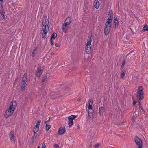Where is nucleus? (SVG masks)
I'll return each instance as SVG.
<instances>
[{"label": "nucleus", "instance_id": "f257e3e1", "mask_svg": "<svg viewBox=\"0 0 148 148\" xmlns=\"http://www.w3.org/2000/svg\"><path fill=\"white\" fill-rule=\"evenodd\" d=\"M143 88L142 86H139L137 91L136 97L140 101L142 100L144 98Z\"/></svg>", "mask_w": 148, "mask_h": 148}, {"label": "nucleus", "instance_id": "f03ea898", "mask_svg": "<svg viewBox=\"0 0 148 148\" xmlns=\"http://www.w3.org/2000/svg\"><path fill=\"white\" fill-rule=\"evenodd\" d=\"M12 106H10L5 112L4 115L5 118H7L11 116L14 112V110L12 108Z\"/></svg>", "mask_w": 148, "mask_h": 148}, {"label": "nucleus", "instance_id": "7ed1b4c3", "mask_svg": "<svg viewBox=\"0 0 148 148\" xmlns=\"http://www.w3.org/2000/svg\"><path fill=\"white\" fill-rule=\"evenodd\" d=\"M135 142L138 146V148H142V142L141 140L138 136H136L134 139Z\"/></svg>", "mask_w": 148, "mask_h": 148}, {"label": "nucleus", "instance_id": "20e7f679", "mask_svg": "<svg viewBox=\"0 0 148 148\" xmlns=\"http://www.w3.org/2000/svg\"><path fill=\"white\" fill-rule=\"evenodd\" d=\"M111 24H110L109 26L105 25V27L104 29V33L105 35H107L109 34L111 29Z\"/></svg>", "mask_w": 148, "mask_h": 148}, {"label": "nucleus", "instance_id": "39448f33", "mask_svg": "<svg viewBox=\"0 0 148 148\" xmlns=\"http://www.w3.org/2000/svg\"><path fill=\"white\" fill-rule=\"evenodd\" d=\"M42 69L41 67L38 68L37 71L36 72V76L37 77H39L42 73Z\"/></svg>", "mask_w": 148, "mask_h": 148}, {"label": "nucleus", "instance_id": "423d86ee", "mask_svg": "<svg viewBox=\"0 0 148 148\" xmlns=\"http://www.w3.org/2000/svg\"><path fill=\"white\" fill-rule=\"evenodd\" d=\"M43 19L42 21V25L46 24L47 25V29H48L49 27V20H48L46 16H44L43 17Z\"/></svg>", "mask_w": 148, "mask_h": 148}, {"label": "nucleus", "instance_id": "0eeeda50", "mask_svg": "<svg viewBox=\"0 0 148 148\" xmlns=\"http://www.w3.org/2000/svg\"><path fill=\"white\" fill-rule=\"evenodd\" d=\"M9 137L10 141L12 142H13V143H15V136L14 134L13 131H11L9 133Z\"/></svg>", "mask_w": 148, "mask_h": 148}, {"label": "nucleus", "instance_id": "6e6552de", "mask_svg": "<svg viewBox=\"0 0 148 148\" xmlns=\"http://www.w3.org/2000/svg\"><path fill=\"white\" fill-rule=\"evenodd\" d=\"M86 51L87 54H90L91 52V46L88 47V46H89L90 44L86 43Z\"/></svg>", "mask_w": 148, "mask_h": 148}, {"label": "nucleus", "instance_id": "1a4fd4ad", "mask_svg": "<svg viewBox=\"0 0 148 148\" xmlns=\"http://www.w3.org/2000/svg\"><path fill=\"white\" fill-rule=\"evenodd\" d=\"M66 132L65 129L64 127H60L58 131V133L60 135H61L63 134Z\"/></svg>", "mask_w": 148, "mask_h": 148}, {"label": "nucleus", "instance_id": "9d476101", "mask_svg": "<svg viewBox=\"0 0 148 148\" xmlns=\"http://www.w3.org/2000/svg\"><path fill=\"white\" fill-rule=\"evenodd\" d=\"M69 24L70 23H68L66 21H65V22L64 23L62 27V31L63 32L65 33L66 32L67 29H66V28L67 27V25Z\"/></svg>", "mask_w": 148, "mask_h": 148}, {"label": "nucleus", "instance_id": "9b49d317", "mask_svg": "<svg viewBox=\"0 0 148 148\" xmlns=\"http://www.w3.org/2000/svg\"><path fill=\"white\" fill-rule=\"evenodd\" d=\"M94 6L96 9H98L99 7V2L98 0H95L93 3Z\"/></svg>", "mask_w": 148, "mask_h": 148}, {"label": "nucleus", "instance_id": "f8f14e48", "mask_svg": "<svg viewBox=\"0 0 148 148\" xmlns=\"http://www.w3.org/2000/svg\"><path fill=\"white\" fill-rule=\"evenodd\" d=\"M146 31H148V25L146 24L144 25L142 29L140 31L141 32L143 33Z\"/></svg>", "mask_w": 148, "mask_h": 148}, {"label": "nucleus", "instance_id": "ddd939ff", "mask_svg": "<svg viewBox=\"0 0 148 148\" xmlns=\"http://www.w3.org/2000/svg\"><path fill=\"white\" fill-rule=\"evenodd\" d=\"M112 18H110L108 17L107 19L106 20V22L105 24V25L109 26L110 25L112 21Z\"/></svg>", "mask_w": 148, "mask_h": 148}, {"label": "nucleus", "instance_id": "4468645a", "mask_svg": "<svg viewBox=\"0 0 148 148\" xmlns=\"http://www.w3.org/2000/svg\"><path fill=\"white\" fill-rule=\"evenodd\" d=\"M10 104L11 105L10 106L12 105V109L15 110V108L17 106L16 102L15 101H12L11 102Z\"/></svg>", "mask_w": 148, "mask_h": 148}, {"label": "nucleus", "instance_id": "2eb2a0df", "mask_svg": "<svg viewBox=\"0 0 148 148\" xmlns=\"http://www.w3.org/2000/svg\"><path fill=\"white\" fill-rule=\"evenodd\" d=\"M99 112L100 115H103V112H105L104 108L103 107H101L99 108Z\"/></svg>", "mask_w": 148, "mask_h": 148}, {"label": "nucleus", "instance_id": "dca6fc26", "mask_svg": "<svg viewBox=\"0 0 148 148\" xmlns=\"http://www.w3.org/2000/svg\"><path fill=\"white\" fill-rule=\"evenodd\" d=\"M47 29H43V33L42 35V38L45 39L46 37V34H47Z\"/></svg>", "mask_w": 148, "mask_h": 148}, {"label": "nucleus", "instance_id": "f3484780", "mask_svg": "<svg viewBox=\"0 0 148 148\" xmlns=\"http://www.w3.org/2000/svg\"><path fill=\"white\" fill-rule=\"evenodd\" d=\"M92 36V34L91 35H90L89 36L87 40V44H90V45H91V42L92 40V39H91Z\"/></svg>", "mask_w": 148, "mask_h": 148}, {"label": "nucleus", "instance_id": "a211bd4d", "mask_svg": "<svg viewBox=\"0 0 148 148\" xmlns=\"http://www.w3.org/2000/svg\"><path fill=\"white\" fill-rule=\"evenodd\" d=\"M126 71V70L125 69H123V70L122 71V73H121V75H120L121 77V78H123L124 77L125 75Z\"/></svg>", "mask_w": 148, "mask_h": 148}, {"label": "nucleus", "instance_id": "6ab92c4d", "mask_svg": "<svg viewBox=\"0 0 148 148\" xmlns=\"http://www.w3.org/2000/svg\"><path fill=\"white\" fill-rule=\"evenodd\" d=\"M57 36V34L56 32H53L52 34L50 39H55L56 38Z\"/></svg>", "mask_w": 148, "mask_h": 148}, {"label": "nucleus", "instance_id": "aec40b11", "mask_svg": "<svg viewBox=\"0 0 148 148\" xmlns=\"http://www.w3.org/2000/svg\"><path fill=\"white\" fill-rule=\"evenodd\" d=\"M41 122V120H39L36 123V125L34 126V127H36V128H37V130H38L39 127L40 125V123Z\"/></svg>", "mask_w": 148, "mask_h": 148}, {"label": "nucleus", "instance_id": "412c9836", "mask_svg": "<svg viewBox=\"0 0 148 148\" xmlns=\"http://www.w3.org/2000/svg\"><path fill=\"white\" fill-rule=\"evenodd\" d=\"M27 73H25L22 77V80L27 81Z\"/></svg>", "mask_w": 148, "mask_h": 148}, {"label": "nucleus", "instance_id": "4be33fe9", "mask_svg": "<svg viewBox=\"0 0 148 148\" xmlns=\"http://www.w3.org/2000/svg\"><path fill=\"white\" fill-rule=\"evenodd\" d=\"M37 50V49L35 47L34 49L31 54L32 56L34 57L35 56V54L36 53Z\"/></svg>", "mask_w": 148, "mask_h": 148}, {"label": "nucleus", "instance_id": "5701e85b", "mask_svg": "<svg viewBox=\"0 0 148 148\" xmlns=\"http://www.w3.org/2000/svg\"><path fill=\"white\" fill-rule=\"evenodd\" d=\"M77 116L74 115H71L69 116L68 118V119H69L73 121V120L76 118Z\"/></svg>", "mask_w": 148, "mask_h": 148}, {"label": "nucleus", "instance_id": "b1692460", "mask_svg": "<svg viewBox=\"0 0 148 148\" xmlns=\"http://www.w3.org/2000/svg\"><path fill=\"white\" fill-rule=\"evenodd\" d=\"M69 122L68 125L69 126H71L73 124V121L69 119H68Z\"/></svg>", "mask_w": 148, "mask_h": 148}, {"label": "nucleus", "instance_id": "393cba45", "mask_svg": "<svg viewBox=\"0 0 148 148\" xmlns=\"http://www.w3.org/2000/svg\"><path fill=\"white\" fill-rule=\"evenodd\" d=\"M1 9L0 10V14H1L5 12L4 11V9L3 8V5H1Z\"/></svg>", "mask_w": 148, "mask_h": 148}, {"label": "nucleus", "instance_id": "a878e982", "mask_svg": "<svg viewBox=\"0 0 148 148\" xmlns=\"http://www.w3.org/2000/svg\"><path fill=\"white\" fill-rule=\"evenodd\" d=\"M46 130L47 131H48L50 129L51 127V125H48L47 124H46Z\"/></svg>", "mask_w": 148, "mask_h": 148}, {"label": "nucleus", "instance_id": "bb28decb", "mask_svg": "<svg viewBox=\"0 0 148 148\" xmlns=\"http://www.w3.org/2000/svg\"><path fill=\"white\" fill-rule=\"evenodd\" d=\"M118 22H114V26L115 28H117L118 27Z\"/></svg>", "mask_w": 148, "mask_h": 148}, {"label": "nucleus", "instance_id": "cd10ccee", "mask_svg": "<svg viewBox=\"0 0 148 148\" xmlns=\"http://www.w3.org/2000/svg\"><path fill=\"white\" fill-rule=\"evenodd\" d=\"M26 82H27V81L22 80V83L23 85V86H22L23 87L25 88V87L26 85Z\"/></svg>", "mask_w": 148, "mask_h": 148}, {"label": "nucleus", "instance_id": "c85d7f7f", "mask_svg": "<svg viewBox=\"0 0 148 148\" xmlns=\"http://www.w3.org/2000/svg\"><path fill=\"white\" fill-rule=\"evenodd\" d=\"M65 21L68 22L70 23L71 21V19L70 17H68L65 20Z\"/></svg>", "mask_w": 148, "mask_h": 148}, {"label": "nucleus", "instance_id": "c756f323", "mask_svg": "<svg viewBox=\"0 0 148 148\" xmlns=\"http://www.w3.org/2000/svg\"><path fill=\"white\" fill-rule=\"evenodd\" d=\"M42 82H44L45 80L47 78V76L46 75L42 77Z\"/></svg>", "mask_w": 148, "mask_h": 148}, {"label": "nucleus", "instance_id": "7c9ffc66", "mask_svg": "<svg viewBox=\"0 0 148 148\" xmlns=\"http://www.w3.org/2000/svg\"><path fill=\"white\" fill-rule=\"evenodd\" d=\"M132 61L131 57H129L127 58V63H130Z\"/></svg>", "mask_w": 148, "mask_h": 148}, {"label": "nucleus", "instance_id": "2f4dec72", "mask_svg": "<svg viewBox=\"0 0 148 148\" xmlns=\"http://www.w3.org/2000/svg\"><path fill=\"white\" fill-rule=\"evenodd\" d=\"M43 25V26L44 27V28H42V29H47V32H48V29H47V25L46 24H44V25Z\"/></svg>", "mask_w": 148, "mask_h": 148}, {"label": "nucleus", "instance_id": "473e14b6", "mask_svg": "<svg viewBox=\"0 0 148 148\" xmlns=\"http://www.w3.org/2000/svg\"><path fill=\"white\" fill-rule=\"evenodd\" d=\"M1 16H2V17H3V18L4 19H6L5 17V12H4V13H1Z\"/></svg>", "mask_w": 148, "mask_h": 148}, {"label": "nucleus", "instance_id": "72a5a7b5", "mask_svg": "<svg viewBox=\"0 0 148 148\" xmlns=\"http://www.w3.org/2000/svg\"><path fill=\"white\" fill-rule=\"evenodd\" d=\"M93 112V110L92 109V110H88V113L89 114H92Z\"/></svg>", "mask_w": 148, "mask_h": 148}, {"label": "nucleus", "instance_id": "f704fd0d", "mask_svg": "<svg viewBox=\"0 0 148 148\" xmlns=\"http://www.w3.org/2000/svg\"><path fill=\"white\" fill-rule=\"evenodd\" d=\"M100 144L99 143H97V144H95L94 145V147L95 148H98L99 146L100 145Z\"/></svg>", "mask_w": 148, "mask_h": 148}, {"label": "nucleus", "instance_id": "c9c22d12", "mask_svg": "<svg viewBox=\"0 0 148 148\" xmlns=\"http://www.w3.org/2000/svg\"><path fill=\"white\" fill-rule=\"evenodd\" d=\"M88 110H92V105L88 104Z\"/></svg>", "mask_w": 148, "mask_h": 148}, {"label": "nucleus", "instance_id": "e433bc0d", "mask_svg": "<svg viewBox=\"0 0 148 148\" xmlns=\"http://www.w3.org/2000/svg\"><path fill=\"white\" fill-rule=\"evenodd\" d=\"M88 104L92 105L93 104V101L91 99H90L88 101Z\"/></svg>", "mask_w": 148, "mask_h": 148}, {"label": "nucleus", "instance_id": "4c0bfd02", "mask_svg": "<svg viewBox=\"0 0 148 148\" xmlns=\"http://www.w3.org/2000/svg\"><path fill=\"white\" fill-rule=\"evenodd\" d=\"M136 118L135 116H133L131 119V121L133 122H134L135 121V119Z\"/></svg>", "mask_w": 148, "mask_h": 148}, {"label": "nucleus", "instance_id": "58836bf2", "mask_svg": "<svg viewBox=\"0 0 148 148\" xmlns=\"http://www.w3.org/2000/svg\"><path fill=\"white\" fill-rule=\"evenodd\" d=\"M126 62H127L126 60L125 59L123 61V62L122 63V64L124 65L125 64V63H126Z\"/></svg>", "mask_w": 148, "mask_h": 148}, {"label": "nucleus", "instance_id": "ea45409f", "mask_svg": "<svg viewBox=\"0 0 148 148\" xmlns=\"http://www.w3.org/2000/svg\"><path fill=\"white\" fill-rule=\"evenodd\" d=\"M113 15H112V14H109L108 15V18L109 17L110 18H112L113 19Z\"/></svg>", "mask_w": 148, "mask_h": 148}, {"label": "nucleus", "instance_id": "a19ab883", "mask_svg": "<svg viewBox=\"0 0 148 148\" xmlns=\"http://www.w3.org/2000/svg\"><path fill=\"white\" fill-rule=\"evenodd\" d=\"M50 41L51 43V45L52 47H53L54 44L53 40L52 39H50Z\"/></svg>", "mask_w": 148, "mask_h": 148}, {"label": "nucleus", "instance_id": "79ce46f5", "mask_svg": "<svg viewBox=\"0 0 148 148\" xmlns=\"http://www.w3.org/2000/svg\"><path fill=\"white\" fill-rule=\"evenodd\" d=\"M54 146L55 148H59V147L58 145L56 144H55Z\"/></svg>", "mask_w": 148, "mask_h": 148}, {"label": "nucleus", "instance_id": "37998d69", "mask_svg": "<svg viewBox=\"0 0 148 148\" xmlns=\"http://www.w3.org/2000/svg\"><path fill=\"white\" fill-rule=\"evenodd\" d=\"M136 102L134 100H133V105L134 106H135V107H136Z\"/></svg>", "mask_w": 148, "mask_h": 148}, {"label": "nucleus", "instance_id": "c03bdc74", "mask_svg": "<svg viewBox=\"0 0 148 148\" xmlns=\"http://www.w3.org/2000/svg\"><path fill=\"white\" fill-rule=\"evenodd\" d=\"M117 21L118 22L117 17H114V22Z\"/></svg>", "mask_w": 148, "mask_h": 148}, {"label": "nucleus", "instance_id": "a18cd8bd", "mask_svg": "<svg viewBox=\"0 0 148 148\" xmlns=\"http://www.w3.org/2000/svg\"><path fill=\"white\" fill-rule=\"evenodd\" d=\"M50 117H49V119L48 120H47L45 121V124H47V123L49 122V121H50Z\"/></svg>", "mask_w": 148, "mask_h": 148}, {"label": "nucleus", "instance_id": "49530a36", "mask_svg": "<svg viewBox=\"0 0 148 148\" xmlns=\"http://www.w3.org/2000/svg\"><path fill=\"white\" fill-rule=\"evenodd\" d=\"M109 14H112V15H113V11L112 10H110V11L109 12Z\"/></svg>", "mask_w": 148, "mask_h": 148}, {"label": "nucleus", "instance_id": "de8ad7c7", "mask_svg": "<svg viewBox=\"0 0 148 148\" xmlns=\"http://www.w3.org/2000/svg\"><path fill=\"white\" fill-rule=\"evenodd\" d=\"M60 45L59 44H58V43H56L55 44V46L57 47H60Z\"/></svg>", "mask_w": 148, "mask_h": 148}, {"label": "nucleus", "instance_id": "09e8293b", "mask_svg": "<svg viewBox=\"0 0 148 148\" xmlns=\"http://www.w3.org/2000/svg\"><path fill=\"white\" fill-rule=\"evenodd\" d=\"M139 115V113H138V112H135V116L136 117H137Z\"/></svg>", "mask_w": 148, "mask_h": 148}, {"label": "nucleus", "instance_id": "8fccbe9b", "mask_svg": "<svg viewBox=\"0 0 148 148\" xmlns=\"http://www.w3.org/2000/svg\"><path fill=\"white\" fill-rule=\"evenodd\" d=\"M46 146V145L45 144H42V148H45Z\"/></svg>", "mask_w": 148, "mask_h": 148}, {"label": "nucleus", "instance_id": "3c124183", "mask_svg": "<svg viewBox=\"0 0 148 148\" xmlns=\"http://www.w3.org/2000/svg\"><path fill=\"white\" fill-rule=\"evenodd\" d=\"M138 103H139L138 105H139V108H142V106H141V103H140V101L138 102Z\"/></svg>", "mask_w": 148, "mask_h": 148}, {"label": "nucleus", "instance_id": "603ef678", "mask_svg": "<svg viewBox=\"0 0 148 148\" xmlns=\"http://www.w3.org/2000/svg\"><path fill=\"white\" fill-rule=\"evenodd\" d=\"M24 88H25L23 87V86H21V91H23L24 90Z\"/></svg>", "mask_w": 148, "mask_h": 148}, {"label": "nucleus", "instance_id": "864d4df0", "mask_svg": "<svg viewBox=\"0 0 148 148\" xmlns=\"http://www.w3.org/2000/svg\"><path fill=\"white\" fill-rule=\"evenodd\" d=\"M38 130H37V129L36 130H34L33 132H34V134H36V132L38 131Z\"/></svg>", "mask_w": 148, "mask_h": 148}, {"label": "nucleus", "instance_id": "5fc2aeb1", "mask_svg": "<svg viewBox=\"0 0 148 148\" xmlns=\"http://www.w3.org/2000/svg\"><path fill=\"white\" fill-rule=\"evenodd\" d=\"M36 136H35V134H34V135H33V136L32 138V139H34V138H36Z\"/></svg>", "mask_w": 148, "mask_h": 148}, {"label": "nucleus", "instance_id": "6e6d98bb", "mask_svg": "<svg viewBox=\"0 0 148 148\" xmlns=\"http://www.w3.org/2000/svg\"><path fill=\"white\" fill-rule=\"evenodd\" d=\"M91 116H92L90 115V114H88V117H89V119L90 120V119H91Z\"/></svg>", "mask_w": 148, "mask_h": 148}, {"label": "nucleus", "instance_id": "4d7b16f0", "mask_svg": "<svg viewBox=\"0 0 148 148\" xmlns=\"http://www.w3.org/2000/svg\"><path fill=\"white\" fill-rule=\"evenodd\" d=\"M124 65H122L121 66V69H123V68H124Z\"/></svg>", "mask_w": 148, "mask_h": 148}, {"label": "nucleus", "instance_id": "13d9d810", "mask_svg": "<svg viewBox=\"0 0 148 148\" xmlns=\"http://www.w3.org/2000/svg\"><path fill=\"white\" fill-rule=\"evenodd\" d=\"M0 1L2 3H3V0H0Z\"/></svg>", "mask_w": 148, "mask_h": 148}, {"label": "nucleus", "instance_id": "bf43d9fd", "mask_svg": "<svg viewBox=\"0 0 148 148\" xmlns=\"http://www.w3.org/2000/svg\"><path fill=\"white\" fill-rule=\"evenodd\" d=\"M31 142L32 143H33L34 142V140H33V139H32L31 140Z\"/></svg>", "mask_w": 148, "mask_h": 148}, {"label": "nucleus", "instance_id": "052dcab7", "mask_svg": "<svg viewBox=\"0 0 148 148\" xmlns=\"http://www.w3.org/2000/svg\"><path fill=\"white\" fill-rule=\"evenodd\" d=\"M141 110H142V111L143 112V111H144V110L143 109V108H141Z\"/></svg>", "mask_w": 148, "mask_h": 148}, {"label": "nucleus", "instance_id": "680f3d73", "mask_svg": "<svg viewBox=\"0 0 148 148\" xmlns=\"http://www.w3.org/2000/svg\"><path fill=\"white\" fill-rule=\"evenodd\" d=\"M36 127H34V129L35 130H37V128H36Z\"/></svg>", "mask_w": 148, "mask_h": 148}, {"label": "nucleus", "instance_id": "e2e57ef3", "mask_svg": "<svg viewBox=\"0 0 148 148\" xmlns=\"http://www.w3.org/2000/svg\"><path fill=\"white\" fill-rule=\"evenodd\" d=\"M51 55H53L54 54V53L52 52H51Z\"/></svg>", "mask_w": 148, "mask_h": 148}, {"label": "nucleus", "instance_id": "0e129e2a", "mask_svg": "<svg viewBox=\"0 0 148 148\" xmlns=\"http://www.w3.org/2000/svg\"><path fill=\"white\" fill-rule=\"evenodd\" d=\"M37 148H40V146H38V147Z\"/></svg>", "mask_w": 148, "mask_h": 148}, {"label": "nucleus", "instance_id": "69168bd1", "mask_svg": "<svg viewBox=\"0 0 148 148\" xmlns=\"http://www.w3.org/2000/svg\"><path fill=\"white\" fill-rule=\"evenodd\" d=\"M132 98L133 100H134V98L132 96Z\"/></svg>", "mask_w": 148, "mask_h": 148}, {"label": "nucleus", "instance_id": "338daca9", "mask_svg": "<svg viewBox=\"0 0 148 148\" xmlns=\"http://www.w3.org/2000/svg\"><path fill=\"white\" fill-rule=\"evenodd\" d=\"M78 129H79V127H78Z\"/></svg>", "mask_w": 148, "mask_h": 148}, {"label": "nucleus", "instance_id": "774afa93", "mask_svg": "<svg viewBox=\"0 0 148 148\" xmlns=\"http://www.w3.org/2000/svg\"><path fill=\"white\" fill-rule=\"evenodd\" d=\"M17 80V79H16V80H15V81H16V80Z\"/></svg>", "mask_w": 148, "mask_h": 148}]
</instances>
